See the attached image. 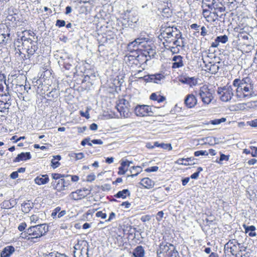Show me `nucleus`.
<instances>
[{"mask_svg": "<svg viewBox=\"0 0 257 257\" xmlns=\"http://www.w3.org/2000/svg\"><path fill=\"white\" fill-rule=\"evenodd\" d=\"M232 85L236 87V96L240 99H248L253 94L252 82L248 77L235 79Z\"/></svg>", "mask_w": 257, "mask_h": 257, "instance_id": "1", "label": "nucleus"}, {"mask_svg": "<svg viewBox=\"0 0 257 257\" xmlns=\"http://www.w3.org/2000/svg\"><path fill=\"white\" fill-rule=\"evenodd\" d=\"M48 231V227L45 224L32 225L21 233L20 237L28 240L37 239L45 235Z\"/></svg>", "mask_w": 257, "mask_h": 257, "instance_id": "2", "label": "nucleus"}, {"mask_svg": "<svg viewBox=\"0 0 257 257\" xmlns=\"http://www.w3.org/2000/svg\"><path fill=\"white\" fill-rule=\"evenodd\" d=\"M160 39H164L167 43H171L173 39L181 38L182 33L180 31L175 27H167L161 29V34L159 35Z\"/></svg>", "mask_w": 257, "mask_h": 257, "instance_id": "3", "label": "nucleus"}, {"mask_svg": "<svg viewBox=\"0 0 257 257\" xmlns=\"http://www.w3.org/2000/svg\"><path fill=\"white\" fill-rule=\"evenodd\" d=\"M157 253L158 257H179L175 246L166 242L160 243Z\"/></svg>", "mask_w": 257, "mask_h": 257, "instance_id": "4", "label": "nucleus"}, {"mask_svg": "<svg viewBox=\"0 0 257 257\" xmlns=\"http://www.w3.org/2000/svg\"><path fill=\"white\" fill-rule=\"evenodd\" d=\"M74 257H89V244L84 240H78L77 243L74 246Z\"/></svg>", "mask_w": 257, "mask_h": 257, "instance_id": "5", "label": "nucleus"}, {"mask_svg": "<svg viewBox=\"0 0 257 257\" xmlns=\"http://www.w3.org/2000/svg\"><path fill=\"white\" fill-rule=\"evenodd\" d=\"M21 41L22 49L26 51L27 57L30 58V56L33 55L38 49L37 42L24 36L21 37Z\"/></svg>", "mask_w": 257, "mask_h": 257, "instance_id": "6", "label": "nucleus"}, {"mask_svg": "<svg viewBox=\"0 0 257 257\" xmlns=\"http://www.w3.org/2000/svg\"><path fill=\"white\" fill-rule=\"evenodd\" d=\"M217 93L219 95L220 99L224 102L230 101L233 96V91L231 86L227 85L223 87H219Z\"/></svg>", "mask_w": 257, "mask_h": 257, "instance_id": "7", "label": "nucleus"}, {"mask_svg": "<svg viewBox=\"0 0 257 257\" xmlns=\"http://www.w3.org/2000/svg\"><path fill=\"white\" fill-rule=\"evenodd\" d=\"M116 108L120 115L124 117H127L130 114V105L128 101L121 99L116 105Z\"/></svg>", "mask_w": 257, "mask_h": 257, "instance_id": "8", "label": "nucleus"}, {"mask_svg": "<svg viewBox=\"0 0 257 257\" xmlns=\"http://www.w3.org/2000/svg\"><path fill=\"white\" fill-rule=\"evenodd\" d=\"M199 95L204 104H209L213 98L212 93L206 85H203L200 88Z\"/></svg>", "mask_w": 257, "mask_h": 257, "instance_id": "9", "label": "nucleus"}, {"mask_svg": "<svg viewBox=\"0 0 257 257\" xmlns=\"http://www.w3.org/2000/svg\"><path fill=\"white\" fill-rule=\"evenodd\" d=\"M135 113L139 116L152 115L153 114L151 107L146 105H137L135 107Z\"/></svg>", "mask_w": 257, "mask_h": 257, "instance_id": "10", "label": "nucleus"}, {"mask_svg": "<svg viewBox=\"0 0 257 257\" xmlns=\"http://www.w3.org/2000/svg\"><path fill=\"white\" fill-rule=\"evenodd\" d=\"M69 185V182L66 181L64 179L59 180H53L51 182V186L53 189L58 192H61L66 190Z\"/></svg>", "mask_w": 257, "mask_h": 257, "instance_id": "11", "label": "nucleus"}, {"mask_svg": "<svg viewBox=\"0 0 257 257\" xmlns=\"http://www.w3.org/2000/svg\"><path fill=\"white\" fill-rule=\"evenodd\" d=\"M238 241L235 239H231L229 240L224 245V250L228 252L231 253L232 255H236L237 251Z\"/></svg>", "mask_w": 257, "mask_h": 257, "instance_id": "12", "label": "nucleus"}, {"mask_svg": "<svg viewBox=\"0 0 257 257\" xmlns=\"http://www.w3.org/2000/svg\"><path fill=\"white\" fill-rule=\"evenodd\" d=\"M0 96L4 97V100L6 102L11 99L9 88L5 82L0 83Z\"/></svg>", "mask_w": 257, "mask_h": 257, "instance_id": "13", "label": "nucleus"}, {"mask_svg": "<svg viewBox=\"0 0 257 257\" xmlns=\"http://www.w3.org/2000/svg\"><path fill=\"white\" fill-rule=\"evenodd\" d=\"M72 62V59L66 55L61 56L60 59L59 61V64L63 66L65 69L68 70H71L73 68Z\"/></svg>", "mask_w": 257, "mask_h": 257, "instance_id": "14", "label": "nucleus"}, {"mask_svg": "<svg viewBox=\"0 0 257 257\" xmlns=\"http://www.w3.org/2000/svg\"><path fill=\"white\" fill-rule=\"evenodd\" d=\"M207 7L210 10H214L215 11L213 12V14L215 15H217V13L218 12H223L225 11V8L224 6L219 3H216L215 0H213L211 4H208Z\"/></svg>", "mask_w": 257, "mask_h": 257, "instance_id": "15", "label": "nucleus"}, {"mask_svg": "<svg viewBox=\"0 0 257 257\" xmlns=\"http://www.w3.org/2000/svg\"><path fill=\"white\" fill-rule=\"evenodd\" d=\"M146 39L147 38L144 37L136 39L134 41L130 43L127 45V49L130 51H133L138 49V46L139 45L147 41Z\"/></svg>", "mask_w": 257, "mask_h": 257, "instance_id": "16", "label": "nucleus"}, {"mask_svg": "<svg viewBox=\"0 0 257 257\" xmlns=\"http://www.w3.org/2000/svg\"><path fill=\"white\" fill-rule=\"evenodd\" d=\"M85 190L78 189L76 191L71 192L69 197L71 199L78 200L84 198L87 194L85 193Z\"/></svg>", "mask_w": 257, "mask_h": 257, "instance_id": "17", "label": "nucleus"}, {"mask_svg": "<svg viewBox=\"0 0 257 257\" xmlns=\"http://www.w3.org/2000/svg\"><path fill=\"white\" fill-rule=\"evenodd\" d=\"M179 81L183 84H186L190 86H195L197 83V81L194 77H189L186 76H181L179 78Z\"/></svg>", "mask_w": 257, "mask_h": 257, "instance_id": "18", "label": "nucleus"}, {"mask_svg": "<svg viewBox=\"0 0 257 257\" xmlns=\"http://www.w3.org/2000/svg\"><path fill=\"white\" fill-rule=\"evenodd\" d=\"M197 102L196 97L192 94L187 95L185 99V103L188 108H192L194 107Z\"/></svg>", "mask_w": 257, "mask_h": 257, "instance_id": "19", "label": "nucleus"}, {"mask_svg": "<svg viewBox=\"0 0 257 257\" xmlns=\"http://www.w3.org/2000/svg\"><path fill=\"white\" fill-rule=\"evenodd\" d=\"M165 76L161 73H157L149 75V79L151 82L157 84L161 83L162 80L165 79Z\"/></svg>", "mask_w": 257, "mask_h": 257, "instance_id": "20", "label": "nucleus"}, {"mask_svg": "<svg viewBox=\"0 0 257 257\" xmlns=\"http://www.w3.org/2000/svg\"><path fill=\"white\" fill-rule=\"evenodd\" d=\"M49 181V178L48 175H40L37 176L34 179L35 183L38 185H44L48 183Z\"/></svg>", "mask_w": 257, "mask_h": 257, "instance_id": "21", "label": "nucleus"}, {"mask_svg": "<svg viewBox=\"0 0 257 257\" xmlns=\"http://www.w3.org/2000/svg\"><path fill=\"white\" fill-rule=\"evenodd\" d=\"M129 164L127 160H121L120 166L118 168L117 174L119 175H124L128 170Z\"/></svg>", "mask_w": 257, "mask_h": 257, "instance_id": "22", "label": "nucleus"}, {"mask_svg": "<svg viewBox=\"0 0 257 257\" xmlns=\"http://www.w3.org/2000/svg\"><path fill=\"white\" fill-rule=\"evenodd\" d=\"M172 60L174 62L172 64V68H179L183 66V57L181 56H175Z\"/></svg>", "mask_w": 257, "mask_h": 257, "instance_id": "23", "label": "nucleus"}, {"mask_svg": "<svg viewBox=\"0 0 257 257\" xmlns=\"http://www.w3.org/2000/svg\"><path fill=\"white\" fill-rule=\"evenodd\" d=\"M31 158L30 152L21 153L18 155L17 157L14 160V162H19L21 161H27Z\"/></svg>", "mask_w": 257, "mask_h": 257, "instance_id": "24", "label": "nucleus"}, {"mask_svg": "<svg viewBox=\"0 0 257 257\" xmlns=\"http://www.w3.org/2000/svg\"><path fill=\"white\" fill-rule=\"evenodd\" d=\"M15 250L14 246L12 245L7 246L3 249L1 253V257H10Z\"/></svg>", "mask_w": 257, "mask_h": 257, "instance_id": "25", "label": "nucleus"}, {"mask_svg": "<svg viewBox=\"0 0 257 257\" xmlns=\"http://www.w3.org/2000/svg\"><path fill=\"white\" fill-rule=\"evenodd\" d=\"M141 184L145 188L150 189L154 187V182L149 178H145L142 179Z\"/></svg>", "mask_w": 257, "mask_h": 257, "instance_id": "26", "label": "nucleus"}, {"mask_svg": "<svg viewBox=\"0 0 257 257\" xmlns=\"http://www.w3.org/2000/svg\"><path fill=\"white\" fill-rule=\"evenodd\" d=\"M131 195L130 191L128 189H123L122 191H118L114 196L117 198L125 199L127 196Z\"/></svg>", "mask_w": 257, "mask_h": 257, "instance_id": "27", "label": "nucleus"}, {"mask_svg": "<svg viewBox=\"0 0 257 257\" xmlns=\"http://www.w3.org/2000/svg\"><path fill=\"white\" fill-rule=\"evenodd\" d=\"M133 254L135 257H144L145 250L142 246H138L134 250Z\"/></svg>", "mask_w": 257, "mask_h": 257, "instance_id": "28", "label": "nucleus"}, {"mask_svg": "<svg viewBox=\"0 0 257 257\" xmlns=\"http://www.w3.org/2000/svg\"><path fill=\"white\" fill-rule=\"evenodd\" d=\"M131 173H133L131 175H127V177H134L137 176L139 173L142 172V168L140 166H133L131 168Z\"/></svg>", "mask_w": 257, "mask_h": 257, "instance_id": "29", "label": "nucleus"}, {"mask_svg": "<svg viewBox=\"0 0 257 257\" xmlns=\"http://www.w3.org/2000/svg\"><path fill=\"white\" fill-rule=\"evenodd\" d=\"M150 98L151 100L157 101L158 102H162L165 100V97L163 96H162L160 94H157L156 93H153Z\"/></svg>", "mask_w": 257, "mask_h": 257, "instance_id": "30", "label": "nucleus"}, {"mask_svg": "<svg viewBox=\"0 0 257 257\" xmlns=\"http://www.w3.org/2000/svg\"><path fill=\"white\" fill-rule=\"evenodd\" d=\"M22 210L24 213L29 212L31 209L33 207L32 204L30 203V201H28V202L23 203L22 205Z\"/></svg>", "mask_w": 257, "mask_h": 257, "instance_id": "31", "label": "nucleus"}, {"mask_svg": "<svg viewBox=\"0 0 257 257\" xmlns=\"http://www.w3.org/2000/svg\"><path fill=\"white\" fill-rule=\"evenodd\" d=\"M154 146L156 147H160L165 150H168L169 151H170L172 149V147L170 144H160L158 142H156L154 143Z\"/></svg>", "mask_w": 257, "mask_h": 257, "instance_id": "32", "label": "nucleus"}, {"mask_svg": "<svg viewBox=\"0 0 257 257\" xmlns=\"http://www.w3.org/2000/svg\"><path fill=\"white\" fill-rule=\"evenodd\" d=\"M9 106V101H5L4 98L2 100H0V111L4 112L6 109H8Z\"/></svg>", "mask_w": 257, "mask_h": 257, "instance_id": "33", "label": "nucleus"}, {"mask_svg": "<svg viewBox=\"0 0 257 257\" xmlns=\"http://www.w3.org/2000/svg\"><path fill=\"white\" fill-rule=\"evenodd\" d=\"M69 176V175L61 174L58 173H52L51 174V176L53 180H59L62 179H64V178L67 177Z\"/></svg>", "mask_w": 257, "mask_h": 257, "instance_id": "34", "label": "nucleus"}, {"mask_svg": "<svg viewBox=\"0 0 257 257\" xmlns=\"http://www.w3.org/2000/svg\"><path fill=\"white\" fill-rule=\"evenodd\" d=\"M20 44H22L21 39H18V40L14 43L15 46L16 54H18L19 55H21V54L22 53L21 49L19 48Z\"/></svg>", "mask_w": 257, "mask_h": 257, "instance_id": "35", "label": "nucleus"}, {"mask_svg": "<svg viewBox=\"0 0 257 257\" xmlns=\"http://www.w3.org/2000/svg\"><path fill=\"white\" fill-rule=\"evenodd\" d=\"M226 120V118L225 117H222L219 119H215L213 120H211L209 121V123L213 124V125H217L220 124L222 122H224Z\"/></svg>", "mask_w": 257, "mask_h": 257, "instance_id": "36", "label": "nucleus"}, {"mask_svg": "<svg viewBox=\"0 0 257 257\" xmlns=\"http://www.w3.org/2000/svg\"><path fill=\"white\" fill-rule=\"evenodd\" d=\"M229 159V155H225L222 153H220V159L219 160H216L215 161V162L219 164H222V161H228Z\"/></svg>", "mask_w": 257, "mask_h": 257, "instance_id": "37", "label": "nucleus"}, {"mask_svg": "<svg viewBox=\"0 0 257 257\" xmlns=\"http://www.w3.org/2000/svg\"><path fill=\"white\" fill-rule=\"evenodd\" d=\"M180 38H175V39H173L174 40L172 41V43L173 44V45H175L176 46V47H177L178 46L179 47H184V42L183 41H182L181 42L179 41V39ZM181 39H183V38H182V39L180 38Z\"/></svg>", "mask_w": 257, "mask_h": 257, "instance_id": "38", "label": "nucleus"}, {"mask_svg": "<svg viewBox=\"0 0 257 257\" xmlns=\"http://www.w3.org/2000/svg\"><path fill=\"white\" fill-rule=\"evenodd\" d=\"M219 69V66L216 64L211 65L210 67V71L212 74H216Z\"/></svg>", "mask_w": 257, "mask_h": 257, "instance_id": "39", "label": "nucleus"}, {"mask_svg": "<svg viewBox=\"0 0 257 257\" xmlns=\"http://www.w3.org/2000/svg\"><path fill=\"white\" fill-rule=\"evenodd\" d=\"M217 41H218L219 43L221 42L223 44L226 43L228 41V37L225 35H223V36H218V37H217Z\"/></svg>", "mask_w": 257, "mask_h": 257, "instance_id": "40", "label": "nucleus"}, {"mask_svg": "<svg viewBox=\"0 0 257 257\" xmlns=\"http://www.w3.org/2000/svg\"><path fill=\"white\" fill-rule=\"evenodd\" d=\"M208 155V153L206 151H198L194 152V156L196 157H198L200 155L202 156H207Z\"/></svg>", "mask_w": 257, "mask_h": 257, "instance_id": "41", "label": "nucleus"}, {"mask_svg": "<svg viewBox=\"0 0 257 257\" xmlns=\"http://www.w3.org/2000/svg\"><path fill=\"white\" fill-rule=\"evenodd\" d=\"M243 226L245 229L246 233L248 232L249 231H254L255 230V227L253 225L247 226L244 224Z\"/></svg>", "mask_w": 257, "mask_h": 257, "instance_id": "42", "label": "nucleus"}, {"mask_svg": "<svg viewBox=\"0 0 257 257\" xmlns=\"http://www.w3.org/2000/svg\"><path fill=\"white\" fill-rule=\"evenodd\" d=\"M51 167L54 169L58 167L60 165L59 161L55 160L54 158L51 160Z\"/></svg>", "mask_w": 257, "mask_h": 257, "instance_id": "43", "label": "nucleus"}, {"mask_svg": "<svg viewBox=\"0 0 257 257\" xmlns=\"http://www.w3.org/2000/svg\"><path fill=\"white\" fill-rule=\"evenodd\" d=\"M127 59H128V60L130 61V62H131V61H133L132 64H135L136 65H137L138 61H139L136 57H134L132 55L128 56ZM130 64H131V63H130Z\"/></svg>", "mask_w": 257, "mask_h": 257, "instance_id": "44", "label": "nucleus"}, {"mask_svg": "<svg viewBox=\"0 0 257 257\" xmlns=\"http://www.w3.org/2000/svg\"><path fill=\"white\" fill-rule=\"evenodd\" d=\"M159 167L158 166H153L149 168H148L145 169V171L146 172H156L158 170Z\"/></svg>", "mask_w": 257, "mask_h": 257, "instance_id": "45", "label": "nucleus"}, {"mask_svg": "<svg viewBox=\"0 0 257 257\" xmlns=\"http://www.w3.org/2000/svg\"><path fill=\"white\" fill-rule=\"evenodd\" d=\"M96 216L97 217H101V218L105 219L106 217V214L103 212L102 211H98L96 213Z\"/></svg>", "mask_w": 257, "mask_h": 257, "instance_id": "46", "label": "nucleus"}, {"mask_svg": "<svg viewBox=\"0 0 257 257\" xmlns=\"http://www.w3.org/2000/svg\"><path fill=\"white\" fill-rule=\"evenodd\" d=\"M95 175L93 173H91L87 176L86 181L87 182H92L95 179Z\"/></svg>", "mask_w": 257, "mask_h": 257, "instance_id": "47", "label": "nucleus"}, {"mask_svg": "<svg viewBox=\"0 0 257 257\" xmlns=\"http://www.w3.org/2000/svg\"><path fill=\"white\" fill-rule=\"evenodd\" d=\"M164 212L163 211L158 212L157 214L156 219L158 221H160L163 217Z\"/></svg>", "mask_w": 257, "mask_h": 257, "instance_id": "48", "label": "nucleus"}, {"mask_svg": "<svg viewBox=\"0 0 257 257\" xmlns=\"http://www.w3.org/2000/svg\"><path fill=\"white\" fill-rule=\"evenodd\" d=\"M65 25V21L64 20H58L56 21V26L59 27H62Z\"/></svg>", "mask_w": 257, "mask_h": 257, "instance_id": "49", "label": "nucleus"}, {"mask_svg": "<svg viewBox=\"0 0 257 257\" xmlns=\"http://www.w3.org/2000/svg\"><path fill=\"white\" fill-rule=\"evenodd\" d=\"M247 123L252 127H257V119L249 121Z\"/></svg>", "mask_w": 257, "mask_h": 257, "instance_id": "50", "label": "nucleus"}, {"mask_svg": "<svg viewBox=\"0 0 257 257\" xmlns=\"http://www.w3.org/2000/svg\"><path fill=\"white\" fill-rule=\"evenodd\" d=\"M90 139L89 138H86L82 140V141L81 143V145L85 146L86 144H88L89 146H91L92 144L91 143L89 142Z\"/></svg>", "mask_w": 257, "mask_h": 257, "instance_id": "51", "label": "nucleus"}, {"mask_svg": "<svg viewBox=\"0 0 257 257\" xmlns=\"http://www.w3.org/2000/svg\"><path fill=\"white\" fill-rule=\"evenodd\" d=\"M39 217L37 215H33L30 217L31 222L36 223L38 221Z\"/></svg>", "mask_w": 257, "mask_h": 257, "instance_id": "52", "label": "nucleus"}, {"mask_svg": "<svg viewBox=\"0 0 257 257\" xmlns=\"http://www.w3.org/2000/svg\"><path fill=\"white\" fill-rule=\"evenodd\" d=\"M27 226V224L25 222H23L22 223H21L19 226H18V229L20 231H24L26 227Z\"/></svg>", "mask_w": 257, "mask_h": 257, "instance_id": "53", "label": "nucleus"}, {"mask_svg": "<svg viewBox=\"0 0 257 257\" xmlns=\"http://www.w3.org/2000/svg\"><path fill=\"white\" fill-rule=\"evenodd\" d=\"M101 188L103 191H108L111 189L110 185L108 184H105L101 186Z\"/></svg>", "mask_w": 257, "mask_h": 257, "instance_id": "54", "label": "nucleus"}, {"mask_svg": "<svg viewBox=\"0 0 257 257\" xmlns=\"http://www.w3.org/2000/svg\"><path fill=\"white\" fill-rule=\"evenodd\" d=\"M184 160V158H181L177 160L176 162V164H178L179 165H182L184 166H188L189 165V164H184L183 161Z\"/></svg>", "mask_w": 257, "mask_h": 257, "instance_id": "55", "label": "nucleus"}, {"mask_svg": "<svg viewBox=\"0 0 257 257\" xmlns=\"http://www.w3.org/2000/svg\"><path fill=\"white\" fill-rule=\"evenodd\" d=\"M238 247L239 249V252L245 251L246 249V247L244 246L241 243L238 242L237 243Z\"/></svg>", "mask_w": 257, "mask_h": 257, "instance_id": "56", "label": "nucleus"}, {"mask_svg": "<svg viewBox=\"0 0 257 257\" xmlns=\"http://www.w3.org/2000/svg\"><path fill=\"white\" fill-rule=\"evenodd\" d=\"M201 35L202 36H205L207 34V30L204 26H203L201 28Z\"/></svg>", "mask_w": 257, "mask_h": 257, "instance_id": "57", "label": "nucleus"}, {"mask_svg": "<svg viewBox=\"0 0 257 257\" xmlns=\"http://www.w3.org/2000/svg\"><path fill=\"white\" fill-rule=\"evenodd\" d=\"M69 177H71V181L74 182H77L79 180V177L77 175H70Z\"/></svg>", "mask_w": 257, "mask_h": 257, "instance_id": "58", "label": "nucleus"}, {"mask_svg": "<svg viewBox=\"0 0 257 257\" xmlns=\"http://www.w3.org/2000/svg\"><path fill=\"white\" fill-rule=\"evenodd\" d=\"M250 148L252 150H255V151H254V152H252L251 153V156L252 157H257V147H254V146H251Z\"/></svg>", "mask_w": 257, "mask_h": 257, "instance_id": "59", "label": "nucleus"}, {"mask_svg": "<svg viewBox=\"0 0 257 257\" xmlns=\"http://www.w3.org/2000/svg\"><path fill=\"white\" fill-rule=\"evenodd\" d=\"M121 206H124L125 208L127 209L131 207V204L130 202H128V201H125V202H123L121 203Z\"/></svg>", "mask_w": 257, "mask_h": 257, "instance_id": "60", "label": "nucleus"}, {"mask_svg": "<svg viewBox=\"0 0 257 257\" xmlns=\"http://www.w3.org/2000/svg\"><path fill=\"white\" fill-rule=\"evenodd\" d=\"M10 177L13 179H15L18 177V172L15 171L11 173Z\"/></svg>", "mask_w": 257, "mask_h": 257, "instance_id": "61", "label": "nucleus"}, {"mask_svg": "<svg viewBox=\"0 0 257 257\" xmlns=\"http://www.w3.org/2000/svg\"><path fill=\"white\" fill-rule=\"evenodd\" d=\"M84 157V154L82 153H79L75 154L76 160H78Z\"/></svg>", "mask_w": 257, "mask_h": 257, "instance_id": "62", "label": "nucleus"}, {"mask_svg": "<svg viewBox=\"0 0 257 257\" xmlns=\"http://www.w3.org/2000/svg\"><path fill=\"white\" fill-rule=\"evenodd\" d=\"M219 42L218 41H217V38H216L214 41V42H213L212 43H211V47H214V48H216L219 45Z\"/></svg>", "mask_w": 257, "mask_h": 257, "instance_id": "63", "label": "nucleus"}, {"mask_svg": "<svg viewBox=\"0 0 257 257\" xmlns=\"http://www.w3.org/2000/svg\"><path fill=\"white\" fill-rule=\"evenodd\" d=\"M151 218L149 215H145L141 217V220L143 222H146L147 221H149L150 220Z\"/></svg>", "mask_w": 257, "mask_h": 257, "instance_id": "64", "label": "nucleus"}]
</instances>
